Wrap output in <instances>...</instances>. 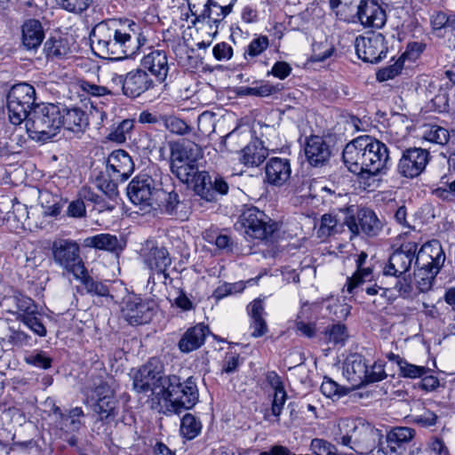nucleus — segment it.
I'll return each instance as SVG.
<instances>
[{
    "instance_id": "473e14b6",
    "label": "nucleus",
    "mask_w": 455,
    "mask_h": 455,
    "mask_svg": "<svg viewBox=\"0 0 455 455\" xmlns=\"http://www.w3.org/2000/svg\"><path fill=\"white\" fill-rule=\"evenodd\" d=\"M84 244L87 247H92L98 250L117 252L121 251L124 248L125 242L122 238H118L114 235L99 234L87 237L84 240Z\"/></svg>"
},
{
    "instance_id": "423d86ee",
    "label": "nucleus",
    "mask_w": 455,
    "mask_h": 455,
    "mask_svg": "<svg viewBox=\"0 0 455 455\" xmlns=\"http://www.w3.org/2000/svg\"><path fill=\"white\" fill-rule=\"evenodd\" d=\"M157 177L156 173L155 177L143 173L134 177L129 183L127 195L130 200L140 207V210L149 212L161 207L164 191Z\"/></svg>"
},
{
    "instance_id": "e2e57ef3",
    "label": "nucleus",
    "mask_w": 455,
    "mask_h": 455,
    "mask_svg": "<svg viewBox=\"0 0 455 455\" xmlns=\"http://www.w3.org/2000/svg\"><path fill=\"white\" fill-rule=\"evenodd\" d=\"M180 203V201L178 193H176L175 191L166 193L164 191V195L162 197L161 206L164 207L165 212L168 214H174L177 211Z\"/></svg>"
},
{
    "instance_id": "3c124183",
    "label": "nucleus",
    "mask_w": 455,
    "mask_h": 455,
    "mask_svg": "<svg viewBox=\"0 0 455 455\" xmlns=\"http://www.w3.org/2000/svg\"><path fill=\"white\" fill-rule=\"evenodd\" d=\"M133 128V121L125 119L122 121L114 131L108 134V139L116 143H123L126 140L127 135Z\"/></svg>"
},
{
    "instance_id": "f8f14e48",
    "label": "nucleus",
    "mask_w": 455,
    "mask_h": 455,
    "mask_svg": "<svg viewBox=\"0 0 455 455\" xmlns=\"http://www.w3.org/2000/svg\"><path fill=\"white\" fill-rule=\"evenodd\" d=\"M168 377L163 376L156 362L149 361L142 365L134 374L133 389L138 393L151 392L153 395L163 396Z\"/></svg>"
},
{
    "instance_id": "680f3d73",
    "label": "nucleus",
    "mask_w": 455,
    "mask_h": 455,
    "mask_svg": "<svg viewBox=\"0 0 455 455\" xmlns=\"http://www.w3.org/2000/svg\"><path fill=\"white\" fill-rule=\"evenodd\" d=\"M117 182H120V180H115L113 177L107 179L106 177L101 176L97 179L98 188L109 197L117 194Z\"/></svg>"
},
{
    "instance_id": "774afa93",
    "label": "nucleus",
    "mask_w": 455,
    "mask_h": 455,
    "mask_svg": "<svg viewBox=\"0 0 455 455\" xmlns=\"http://www.w3.org/2000/svg\"><path fill=\"white\" fill-rule=\"evenodd\" d=\"M337 226V220L331 214H323L321 218V224L318 229L320 236H329Z\"/></svg>"
},
{
    "instance_id": "c85d7f7f",
    "label": "nucleus",
    "mask_w": 455,
    "mask_h": 455,
    "mask_svg": "<svg viewBox=\"0 0 455 455\" xmlns=\"http://www.w3.org/2000/svg\"><path fill=\"white\" fill-rule=\"evenodd\" d=\"M368 366L365 359L361 355L354 354L347 358L344 366V375L353 385L365 384Z\"/></svg>"
},
{
    "instance_id": "2f4dec72",
    "label": "nucleus",
    "mask_w": 455,
    "mask_h": 455,
    "mask_svg": "<svg viewBox=\"0 0 455 455\" xmlns=\"http://www.w3.org/2000/svg\"><path fill=\"white\" fill-rule=\"evenodd\" d=\"M22 44L28 50L36 49L44 38V31L38 20L30 19L21 27Z\"/></svg>"
},
{
    "instance_id": "052dcab7",
    "label": "nucleus",
    "mask_w": 455,
    "mask_h": 455,
    "mask_svg": "<svg viewBox=\"0 0 455 455\" xmlns=\"http://www.w3.org/2000/svg\"><path fill=\"white\" fill-rule=\"evenodd\" d=\"M165 127L172 133L183 135L189 132L190 128L185 121L176 116H168L164 120Z\"/></svg>"
},
{
    "instance_id": "f03ea898",
    "label": "nucleus",
    "mask_w": 455,
    "mask_h": 455,
    "mask_svg": "<svg viewBox=\"0 0 455 455\" xmlns=\"http://www.w3.org/2000/svg\"><path fill=\"white\" fill-rule=\"evenodd\" d=\"M383 435L380 430L363 419H344L339 423L335 441L358 454H367L380 444Z\"/></svg>"
},
{
    "instance_id": "7ed1b4c3",
    "label": "nucleus",
    "mask_w": 455,
    "mask_h": 455,
    "mask_svg": "<svg viewBox=\"0 0 455 455\" xmlns=\"http://www.w3.org/2000/svg\"><path fill=\"white\" fill-rule=\"evenodd\" d=\"M198 399V388L193 377L180 382L178 376H169L163 396L158 399L159 411L164 414H178L182 410L194 407Z\"/></svg>"
},
{
    "instance_id": "864d4df0",
    "label": "nucleus",
    "mask_w": 455,
    "mask_h": 455,
    "mask_svg": "<svg viewBox=\"0 0 455 455\" xmlns=\"http://www.w3.org/2000/svg\"><path fill=\"white\" fill-rule=\"evenodd\" d=\"M92 2L93 0H57L62 9L73 13H81L86 11Z\"/></svg>"
},
{
    "instance_id": "0eeeda50",
    "label": "nucleus",
    "mask_w": 455,
    "mask_h": 455,
    "mask_svg": "<svg viewBox=\"0 0 455 455\" xmlns=\"http://www.w3.org/2000/svg\"><path fill=\"white\" fill-rule=\"evenodd\" d=\"M200 147L191 141L176 143L171 148V171L181 182L188 184L196 173L201 157Z\"/></svg>"
},
{
    "instance_id": "4468645a",
    "label": "nucleus",
    "mask_w": 455,
    "mask_h": 455,
    "mask_svg": "<svg viewBox=\"0 0 455 455\" xmlns=\"http://www.w3.org/2000/svg\"><path fill=\"white\" fill-rule=\"evenodd\" d=\"M355 47L358 58L370 63L380 61L387 53L385 36L380 33L356 37Z\"/></svg>"
},
{
    "instance_id": "1a4fd4ad",
    "label": "nucleus",
    "mask_w": 455,
    "mask_h": 455,
    "mask_svg": "<svg viewBox=\"0 0 455 455\" xmlns=\"http://www.w3.org/2000/svg\"><path fill=\"white\" fill-rule=\"evenodd\" d=\"M141 257L144 265L151 271L148 284H156V275L162 277L164 282L170 278L167 269L172 265V258L164 246L148 240L141 249Z\"/></svg>"
},
{
    "instance_id": "58836bf2",
    "label": "nucleus",
    "mask_w": 455,
    "mask_h": 455,
    "mask_svg": "<svg viewBox=\"0 0 455 455\" xmlns=\"http://www.w3.org/2000/svg\"><path fill=\"white\" fill-rule=\"evenodd\" d=\"M40 201L43 213L47 216H57L60 213L66 201L62 200L59 196L52 195L48 191L40 194Z\"/></svg>"
},
{
    "instance_id": "6ab92c4d",
    "label": "nucleus",
    "mask_w": 455,
    "mask_h": 455,
    "mask_svg": "<svg viewBox=\"0 0 455 455\" xmlns=\"http://www.w3.org/2000/svg\"><path fill=\"white\" fill-rule=\"evenodd\" d=\"M347 226L352 235H357L363 232L370 236L377 235L381 230L382 224L378 219L373 211L370 209H361L357 212V216H350L346 220Z\"/></svg>"
},
{
    "instance_id": "37998d69",
    "label": "nucleus",
    "mask_w": 455,
    "mask_h": 455,
    "mask_svg": "<svg viewBox=\"0 0 455 455\" xmlns=\"http://www.w3.org/2000/svg\"><path fill=\"white\" fill-rule=\"evenodd\" d=\"M309 305L307 303L303 304L298 315V319L296 321V328L306 337L312 338L315 334V324L305 322V319H307L309 317Z\"/></svg>"
},
{
    "instance_id": "8fccbe9b",
    "label": "nucleus",
    "mask_w": 455,
    "mask_h": 455,
    "mask_svg": "<svg viewBox=\"0 0 455 455\" xmlns=\"http://www.w3.org/2000/svg\"><path fill=\"white\" fill-rule=\"evenodd\" d=\"M325 336L329 342L335 345H344L348 338L347 328L343 324H333L331 328L326 329Z\"/></svg>"
},
{
    "instance_id": "2eb2a0df",
    "label": "nucleus",
    "mask_w": 455,
    "mask_h": 455,
    "mask_svg": "<svg viewBox=\"0 0 455 455\" xmlns=\"http://www.w3.org/2000/svg\"><path fill=\"white\" fill-rule=\"evenodd\" d=\"M430 159L429 152L421 148H410L404 150L397 164L398 173L404 178L419 176Z\"/></svg>"
},
{
    "instance_id": "7c9ffc66",
    "label": "nucleus",
    "mask_w": 455,
    "mask_h": 455,
    "mask_svg": "<svg viewBox=\"0 0 455 455\" xmlns=\"http://www.w3.org/2000/svg\"><path fill=\"white\" fill-rule=\"evenodd\" d=\"M247 309L251 317V335L253 338L262 337L268 331L267 324L264 318L265 308L263 300L260 299H254L250 303Z\"/></svg>"
},
{
    "instance_id": "c03bdc74",
    "label": "nucleus",
    "mask_w": 455,
    "mask_h": 455,
    "mask_svg": "<svg viewBox=\"0 0 455 455\" xmlns=\"http://www.w3.org/2000/svg\"><path fill=\"white\" fill-rule=\"evenodd\" d=\"M371 277L372 270L371 267H364L363 266L357 267L355 273L351 277L347 278L346 284L347 292L352 293L355 288L367 281H370Z\"/></svg>"
},
{
    "instance_id": "b1692460",
    "label": "nucleus",
    "mask_w": 455,
    "mask_h": 455,
    "mask_svg": "<svg viewBox=\"0 0 455 455\" xmlns=\"http://www.w3.org/2000/svg\"><path fill=\"white\" fill-rule=\"evenodd\" d=\"M415 429L409 427H394L386 435V455H403L405 445L414 439Z\"/></svg>"
},
{
    "instance_id": "412c9836",
    "label": "nucleus",
    "mask_w": 455,
    "mask_h": 455,
    "mask_svg": "<svg viewBox=\"0 0 455 455\" xmlns=\"http://www.w3.org/2000/svg\"><path fill=\"white\" fill-rule=\"evenodd\" d=\"M134 164L132 157L123 149L113 151L107 159V171L109 177L126 180L133 172Z\"/></svg>"
},
{
    "instance_id": "09e8293b",
    "label": "nucleus",
    "mask_w": 455,
    "mask_h": 455,
    "mask_svg": "<svg viewBox=\"0 0 455 455\" xmlns=\"http://www.w3.org/2000/svg\"><path fill=\"white\" fill-rule=\"evenodd\" d=\"M313 52L311 60L315 62H321L330 58L333 52L334 47L327 41L313 44Z\"/></svg>"
},
{
    "instance_id": "9b49d317",
    "label": "nucleus",
    "mask_w": 455,
    "mask_h": 455,
    "mask_svg": "<svg viewBox=\"0 0 455 455\" xmlns=\"http://www.w3.org/2000/svg\"><path fill=\"white\" fill-rule=\"evenodd\" d=\"M156 307V303L153 299L129 295L123 300L121 312L123 318L129 324L140 325L151 321Z\"/></svg>"
},
{
    "instance_id": "ea45409f",
    "label": "nucleus",
    "mask_w": 455,
    "mask_h": 455,
    "mask_svg": "<svg viewBox=\"0 0 455 455\" xmlns=\"http://www.w3.org/2000/svg\"><path fill=\"white\" fill-rule=\"evenodd\" d=\"M281 90L279 84L274 85L268 82H261L254 87L243 86L239 89L238 94L243 96L267 97L278 92Z\"/></svg>"
},
{
    "instance_id": "79ce46f5",
    "label": "nucleus",
    "mask_w": 455,
    "mask_h": 455,
    "mask_svg": "<svg viewBox=\"0 0 455 455\" xmlns=\"http://www.w3.org/2000/svg\"><path fill=\"white\" fill-rule=\"evenodd\" d=\"M423 138L429 142L444 146L450 140V132L439 125H430L426 128Z\"/></svg>"
},
{
    "instance_id": "de8ad7c7",
    "label": "nucleus",
    "mask_w": 455,
    "mask_h": 455,
    "mask_svg": "<svg viewBox=\"0 0 455 455\" xmlns=\"http://www.w3.org/2000/svg\"><path fill=\"white\" fill-rule=\"evenodd\" d=\"M429 369L425 366H418L408 363L406 360L400 361V375L403 378L416 379L425 376Z\"/></svg>"
},
{
    "instance_id": "f704fd0d",
    "label": "nucleus",
    "mask_w": 455,
    "mask_h": 455,
    "mask_svg": "<svg viewBox=\"0 0 455 455\" xmlns=\"http://www.w3.org/2000/svg\"><path fill=\"white\" fill-rule=\"evenodd\" d=\"M189 183L194 184V189L196 193L201 196V198L212 202L214 201V192L212 188V178L209 172L205 171L199 172L193 174Z\"/></svg>"
},
{
    "instance_id": "0e129e2a",
    "label": "nucleus",
    "mask_w": 455,
    "mask_h": 455,
    "mask_svg": "<svg viewBox=\"0 0 455 455\" xmlns=\"http://www.w3.org/2000/svg\"><path fill=\"white\" fill-rule=\"evenodd\" d=\"M385 363L383 362H376L367 372V378H365V383H373L380 381L387 377L385 372Z\"/></svg>"
},
{
    "instance_id": "e433bc0d",
    "label": "nucleus",
    "mask_w": 455,
    "mask_h": 455,
    "mask_svg": "<svg viewBox=\"0 0 455 455\" xmlns=\"http://www.w3.org/2000/svg\"><path fill=\"white\" fill-rule=\"evenodd\" d=\"M68 42L61 36L50 37L44 43V52L49 59H60L69 52Z\"/></svg>"
},
{
    "instance_id": "20e7f679",
    "label": "nucleus",
    "mask_w": 455,
    "mask_h": 455,
    "mask_svg": "<svg viewBox=\"0 0 455 455\" xmlns=\"http://www.w3.org/2000/svg\"><path fill=\"white\" fill-rule=\"evenodd\" d=\"M368 136H360L347 143L343 150L342 158L347 169L359 176L363 184L371 187L377 181V171L374 161L368 155Z\"/></svg>"
},
{
    "instance_id": "39448f33",
    "label": "nucleus",
    "mask_w": 455,
    "mask_h": 455,
    "mask_svg": "<svg viewBox=\"0 0 455 455\" xmlns=\"http://www.w3.org/2000/svg\"><path fill=\"white\" fill-rule=\"evenodd\" d=\"M61 107L54 104L37 105L25 120L27 132L33 140L45 141L54 137L60 128Z\"/></svg>"
},
{
    "instance_id": "5701e85b",
    "label": "nucleus",
    "mask_w": 455,
    "mask_h": 455,
    "mask_svg": "<svg viewBox=\"0 0 455 455\" xmlns=\"http://www.w3.org/2000/svg\"><path fill=\"white\" fill-rule=\"evenodd\" d=\"M290 160L282 157H271L265 165L264 181L275 187L283 186L291 178Z\"/></svg>"
},
{
    "instance_id": "c756f323",
    "label": "nucleus",
    "mask_w": 455,
    "mask_h": 455,
    "mask_svg": "<svg viewBox=\"0 0 455 455\" xmlns=\"http://www.w3.org/2000/svg\"><path fill=\"white\" fill-rule=\"evenodd\" d=\"M208 333V327L202 323L188 329L179 341V348L184 353L199 348L204 343Z\"/></svg>"
},
{
    "instance_id": "9d476101",
    "label": "nucleus",
    "mask_w": 455,
    "mask_h": 455,
    "mask_svg": "<svg viewBox=\"0 0 455 455\" xmlns=\"http://www.w3.org/2000/svg\"><path fill=\"white\" fill-rule=\"evenodd\" d=\"M52 251L54 261L73 273L75 277L84 274V266L80 258V248L76 242L70 239H56L52 243Z\"/></svg>"
},
{
    "instance_id": "dca6fc26",
    "label": "nucleus",
    "mask_w": 455,
    "mask_h": 455,
    "mask_svg": "<svg viewBox=\"0 0 455 455\" xmlns=\"http://www.w3.org/2000/svg\"><path fill=\"white\" fill-rule=\"evenodd\" d=\"M415 256V267L428 268L430 276L436 275L445 261L444 251L437 240L424 243Z\"/></svg>"
},
{
    "instance_id": "a19ab883",
    "label": "nucleus",
    "mask_w": 455,
    "mask_h": 455,
    "mask_svg": "<svg viewBox=\"0 0 455 455\" xmlns=\"http://www.w3.org/2000/svg\"><path fill=\"white\" fill-rule=\"evenodd\" d=\"M202 429L201 421L193 414L187 413L181 419L180 434L188 440L196 437Z\"/></svg>"
},
{
    "instance_id": "6e6d98bb",
    "label": "nucleus",
    "mask_w": 455,
    "mask_h": 455,
    "mask_svg": "<svg viewBox=\"0 0 455 455\" xmlns=\"http://www.w3.org/2000/svg\"><path fill=\"white\" fill-rule=\"evenodd\" d=\"M81 88L86 93L95 97L116 95L118 93V92L115 91V87L109 88L108 86L97 85L87 81L82 82Z\"/></svg>"
},
{
    "instance_id": "cd10ccee",
    "label": "nucleus",
    "mask_w": 455,
    "mask_h": 455,
    "mask_svg": "<svg viewBox=\"0 0 455 455\" xmlns=\"http://www.w3.org/2000/svg\"><path fill=\"white\" fill-rule=\"evenodd\" d=\"M88 124V116L80 108H61L60 127L79 136L84 132Z\"/></svg>"
},
{
    "instance_id": "338daca9",
    "label": "nucleus",
    "mask_w": 455,
    "mask_h": 455,
    "mask_svg": "<svg viewBox=\"0 0 455 455\" xmlns=\"http://www.w3.org/2000/svg\"><path fill=\"white\" fill-rule=\"evenodd\" d=\"M17 307L19 316L37 315V307L30 298L22 297L18 299Z\"/></svg>"
},
{
    "instance_id": "f3484780",
    "label": "nucleus",
    "mask_w": 455,
    "mask_h": 455,
    "mask_svg": "<svg viewBox=\"0 0 455 455\" xmlns=\"http://www.w3.org/2000/svg\"><path fill=\"white\" fill-rule=\"evenodd\" d=\"M350 22L364 28H381L387 22L385 9L376 0H363Z\"/></svg>"
},
{
    "instance_id": "f257e3e1",
    "label": "nucleus",
    "mask_w": 455,
    "mask_h": 455,
    "mask_svg": "<svg viewBox=\"0 0 455 455\" xmlns=\"http://www.w3.org/2000/svg\"><path fill=\"white\" fill-rule=\"evenodd\" d=\"M92 49L105 59L123 60L135 54L147 42L142 28L125 20L97 24L91 33Z\"/></svg>"
},
{
    "instance_id": "c9c22d12",
    "label": "nucleus",
    "mask_w": 455,
    "mask_h": 455,
    "mask_svg": "<svg viewBox=\"0 0 455 455\" xmlns=\"http://www.w3.org/2000/svg\"><path fill=\"white\" fill-rule=\"evenodd\" d=\"M242 160L245 165L258 166L267 156V149L260 143L253 142L247 145L242 151Z\"/></svg>"
},
{
    "instance_id": "5fc2aeb1",
    "label": "nucleus",
    "mask_w": 455,
    "mask_h": 455,
    "mask_svg": "<svg viewBox=\"0 0 455 455\" xmlns=\"http://www.w3.org/2000/svg\"><path fill=\"white\" fill-rule=\"evenodd\" d=\"M6 342L13 347H22L26 346H32V339L26 332L10 329L9 334L6 336Z\"/></svg>"
},
{
    "instance_id": "72a5a7b5",
    "label": "nucleus",
    "mask_w": 455,
    "mask_h": 455,
    "mask_svg": "<svg viewBox=\"0 0 455 455\" xmlns=\"http://www.w3.org/2000/svg\"><path fill=\"white\" fill-rule=\"evenodd\" d=\"M368 155L374 161L373 164L378 175L387 168L390 160L389 151L385 143L368 136Z\"/></svg>"
},
{
    "instance_id": "a878e982",
    "label": "nucleus",
    "mask_w": 455,
    "mask_h": 455,
    "mask_svg": "<svg viewBox=\"0 0 455 455\" xmlns=\"http://www.w3.org/2000/svg\"><path fill=\"white\" fill-rule=\"evenodd\" d=\"M141 66L155 76L159 83L165 81L170 69L167 55L161 50H154L145 55L141 60Z\"/></svg>"
},
{
    "instance_id": "bb28decb",
    "label": "nucleus",
    "mask_w": 455,
    "mask_h": 455,
    "mask_svg": "<svg viewBox=\"0 0 455 455\" xmlns=\"http://www.w3.org/2000/svg\"><path fill=\"white\" fill-rule=\"evenodd\" d=\"M330 145L323 137L310 136L306 142L305 155L311 165L323 164L331 156Z\"/></svg>"
},
{
    "instance_id": "69168bd1",
    "label": "nucleus",
    "mask_w": 455,
    "mask_h": 455,
    "mask_svg": "<svg viewBox=\"0 0 455 455\" xmlns=\"http://www.w3.org/2000/svg\"><path fill=\"white\" fill-rule=\"evenodd\" d=\"M431 26L433 30L441 31L446 28L452 26V21L448 15L443 12H436L432 14L430 18Z\"/></svg>"
},
{
    "instance_id": "49530a36",
    "label": "nucleus",
    "mask_w": 455,
    "mask_h": 455,
    "mask_svg": "<svg viewBox=\"0 0 455 455\" xmlns=\"http://www.w3.org/2000/svg\"><path fill=\"white\" fill-rule=\"evenodd\" d=\"M269 46V39L267 36H259L252 39L244 52L245 58H254L260 55Z\"/></svg>"
},
{
    "instance_id": "393cba45",
    "label": "nucleus",
    "mask_w": 455,
    "mask_h": 455,
    "mask_svg": "<svg viewBox=\"0 0 455 455\" xmlns=\"http://www.w3.org/2000/svg\"><path fill=\"white\" fill-rule=\"evenodd\" d=\"M96 402L93 411L100 416L101 420L115 417L116 401L114 397V391L106 384H100L94 390Z\"/></svg>"
},
{
    "instance_id": "6e6552de",
    "label": "nucleus",
    "mask_w": 455,
    "mask_h": 455,
    "mask_svg": "<svg viewBox=\"0 0 455 455\" xmlns=\"http://www.w3.org/2000/svg\"><path fill=\"white\" fill-rule=\"evenodd\" d=\"M36 91L28 84L13 85L7 95V109L10 121L13 124H20L25 121L35 104Z\"/></svg>"
},
{
    "instance_id": "bf43d9fd",
    "label": "nucleus",
    "mask_w": 455,
    "mask_h": 455,
    "mask_svg": "<svg viewBox=\"0 0 455 455\" xmlns=\"http://www.w3.org/2000/svg\"><path fill=\"white\" fill-rule=\"evenodd\" d=\"M320 390L326 397L330 398L340 397L346 395L345 388L340 387L335 381L328 378L323 379Z\"/></svg>"
},
{
    "instance_id": "a18cd8bd",
    "label": "nucleus",
    "mask_w": 455,
    "mask_h": 455,
    "mask_svg": "<svg viewBox=\"0 0 455 455\" xmlns=\"http://www.w3.org/2000/svg\"><path fill=\"white\" fill-rule=\"evenodd\" d=\"M76 278L81 280L84 288L90 293H94L99 296H108L109 293V290L107 285L100 282L94 281L91 276L86 275L85 271L84 274H80V276Z\"/></svg>"
},
{
    "instance_id": "aec40b11",
    "label": "nucleus",
    "mask_w": 455,
    "mask_h": 455,
    "mask_svg": "<svg viewBox=\"0 0 455 455\" xmlns=\"http://www.w3.org/2000/svg\"><path fill=\"white\" fill-rule=\"evenodd\" d=\"M233 3L227 5L220 4L217 0H208L201 14L196 17L194 23L200 22L204 26L209 27L212 36L218 33L219 24L224 18L232 12Z\"/></svg>"
},
{
    "instance_id": "13d9d810",
    "label": "nucleus",
    "mask_w": 455,
    "mask_h": 455,
    "mask_svg": "<svg viewBox=\"0 0 455 455\" xmlns=\"http://www.w3.org/2000/svg\"><path fill=\"white\" fill-rule=\"evenodd\" d=\"M18 319L36 335L40 337L46 335V328L36 315L18 316Z\"/></svg>"
},
{
    "instance_id": "4d7b16f0",
    "label": "nucleus",
    "mask_w": 455,
    "mask_h": 455,
    "mask_svg": "<svg viewBox=\"0 0 455 455\" xmlns=\"http://www.w3.org/2000/svg\"><path fill=\"white\" fill-rule=\"evenodd\" d=\"M415 280L417 282L419 289L425 292L431 289L433 283L435 281V278L436 275L430 276V271H428V268L427 269H421L419 267H415Z\"/></svg>"
},
{
    "instance_id": "4c0bfd02",
    "label": "nucleus",
    "mask_w": 455,
    "mask_h": 455,
    "mask_svg": "<svg viewBox=\"0 0 455 455\" xmlns=\"http://www.w3.org/2000/svg\"><path fill=\"white\" fill-rule=\"evenodd\" d=\"M363 0H330V7L341 20L350 22Z\"/></svg>"
},
{
    "instance_id": "ddd939ff",
    "label": "nucleus",
    "mask_w": 455,
    "mask_h": 455,
    "mask_svg": "<svg viewBox=\"0 0 455 455\" xmlns=\"http://www.w3.org/2000/svg\"><path fill=\"white\" fill-rule=\"evenodd\" d=\"M240 220L245 233L255 239H266L275 231V223L264 212L256 207H250L243 211Z\"/></svg>"
},
{
    "instance_id": "4be33fe9",
    "label": "nucleus",
    "mask_w": 455,
    "mask_h": 455,
    "mask_svg": "<svg viewBox=\"0 0 455 455\" xmlns=\"http://www.w3.org/2000/svg\"><path fill=\"white\" fill-rule=\"evenodd\" d=\"M155 87V81L144 69L138 68L125 75L124 94L135 99Z\"/></svg>"
},
{
    "instance_id": "a211bd4d",
    "label": "nucleus",
    "mask_w": 455,
    "mask_h": 455,
    "mask_svg": "<svg viewBox=\"0 0 455 455\" xmlns=\"http://www.w3.org/2000/svg\"><path fill=\"white\" fill-rule=\"evenodd\" d=\"M418 250L416 242H405L396 249L389 257L388 264L384 269L385 275L400 276L411 267Z\"/></svg>"
},
{
    "instance_id": "603ef678",
    "label": "nucleus",
    "mask_w": 455,
    "mask_h": 455,
    "mask_svg": "<svg viewBox=\"0 0 455 455\" xmlns=\"http://www.w3.org/2000/svg\"><path fill=\"white\" fill-rule=\"evenodd\" d=\"M310 451L315 455H338L335 445L321 438H315L311 441Z\"/></svg>"
}]
</instances>
